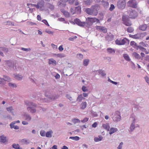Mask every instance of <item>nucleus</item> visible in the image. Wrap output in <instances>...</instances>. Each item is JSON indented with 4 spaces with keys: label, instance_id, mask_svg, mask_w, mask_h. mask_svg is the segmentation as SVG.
<instances>
[{
    "label": "nucleus",
    "instance_id": "obj_1",
    "mask_svg": "<svg viewBox=\"0 0 149 149\" xmlns=\"http://www.w3.org/2000/svg\"><path fill=\"white\" fill-rule=\"evenodd\" d=\"M99 8V6L98 5H96L92 6L91 8H87L86 12L89 15L96 16L98 14V10Z\"/></svg>",
    "mask_w": 149,
    "mask_h": 149
},
{
    "label": "nucleus",
    "instance_id": "obj_2",
    "mask_svg": "<svg viewBox=\"0 0 149 149\" xmlns=\"http://www.w3.org/2000/svg\"><path fill=\"white\" fill-rule=\"evenodd\" d=\"M45 96L51 100L57 99L59 96L58 94L54 95V93L52 90L47 91L45 93Z\"/></svg>",
    "mask_w": 149,
    "mask_h": 149
},
{
    "label": "nucleus",
    "instance_id": "obj_3",
    "mask_svg": "<svg viewBox=\"0 0 149 149\" xmlns=\"http://www.w3.org/2000/svg\"><path fill=\"white\" fill-rule=\"evenodd\" d=\"M96 22L97 23H100L99 20L95 17H88L87 19L86 23L89 26H91L93 23Z\"/></svg>",
    "mask_w": 149,
    "mask_h": 149
},
{
    "label": "nucleus",
    "instance_id": "obj_4",
    "mask_svg": "<svg viewBox=\"0 0 149 149\" xmlns=\"http://www.w3.org/2000/svg\"><path fill=\"white\" fill-rule=\"evenodd\" d=\"M146 35V33H139L136 34L130 35V37L134 39H141Z\"/></svg>",
    "mask_w": 149,
    "mask_h": 149
},
{
    "label": "nucleus",
    "instance_id": "obj_5",
    "mask_svg": "<svg viewBox=\"0 0 149 149\" xmlns=\"http://www.w3.org/2000/svg\"><path fill=\"white\" fill-rule=\"evenodd\" d=\"M45 2L44 0H39L37 4V9L40 10H43L45 9Z\"/></svg>",
    "mask_w": 149,
    "mask_h": 149
},
{
    "label": "nucleus",
    "instance_id": "obj_6",
    "mask_svg": "<svg viewBox=\"0 0 149 149\" xmlns=\"http://www.w3.org/2000/svg\"><path fill=\"white\" fill-rule=\"evenodd\" d=\"M121 118L120 113L119 111H116L114 113V116L113 117V121L118 122L120 121Z\"/></svg>",
    "mask_w": 149,
    "mask_h": 149
},
{
    "label": "nucleus",
    "instance_id": "obj_7",
    "mask_svg": "<svg viewBox=\"0 0 149 149\" xmlns=\"http://www.w3.org/2000/svg\"><path fill=\"white\" fill-rule=\"evenodd\" d=\"M125 0H119L117 2V6L120 9H123L125 8L126 5Z\"/></svg>",
    "mask_w": 149,
    "mask_h": 149
},
{
    "label": "nucleus",
    "instance_id": "obj_8",
    "mask_svg": "<svg viewBox=\"0 0 149 149\" xmlns=\"http://www.w3.org/2000/svg\"><path fill=\"white\" fill-rule=\"evenodd\" d=\"M128 40L126 38L123 39H120L119 40H116L115 41L116 43L118 45H123L125 44Z\"/></svg>",
    "mask_w": 149,
    "mask_h": 149
},
{
    "label": "nucleus",
    "instance_id": "obj_9",
    "mask_svg": "<svg viewBox=\"0 0 149 149\" xmlns=\"http://www.w3.org/2000/svg\"><path fill=\"white\" fill-rule=\"evenodd\" d=\"M123 23L127 26H130L132 25L131 22L129 20L128 18H126L125 16L123 17Z\"/></svg>",
    "mask_w": 149,
    "mask_h": 149
},
{
    "label": "nucleus",
    "instance_id": "obj_10",
    "mask_svg": "<svg viewBox=\"0 0 149 149\" xmlns=\"http://www.w3.org/2000/svg\"><path fill=\"white\" fill-rule=\"evenodd\" d=\"M22 115L24 119L27 121H30L31 119V117L29 114L25 112L22 113Z\"/></svg>",
    "mask_w": 149,
    "mask_h": 149
},
{
    "label": "nucleus",
    "instance_id": "obj_11",
    "mask_svg": "<svg viewBox=\"0 0 149 149\" xmlns=\"http://www.w3.org/2000/svg\"><path fill=\"white\" fill-rule=\"evenodd\" d=\"M137 16V13L136 11L131 10L129 14V17L130 18L134 19Z\"/></svg>",
    "mask_w": 149,
    "mask_h": 149
},
{
    "label": "nucleus",
    "instance_id": "obj_12",
    "mask_svg": "<svg viewBox=\"0 0 149 149\" xmlns=\"http://www.w3.org/2000/svg\"><path fill=\"white\" fill-rule=\"evenodd\" d=\"M137 117L136 115L134 114H132L130 118V120L131 123L135 124L137 120Z\"/></svg>",
    "mask_w": 149,
    "mask_h": 149
},
{
    "label": "nucleus",
    "instance_id": "obj_13",
    "mask_svg": "<svg viewBox=\"0 0 149 149\" xmlns=\"http://www.w3.org/2000/svg\"><path fill=\"white\" fill-rule=\"evenodd\" d=\"M139 127V125L137 124H136L133 123H131L130 127L128 130L130 133L132 132L136 127Z\"/></svg>",
    "mask_w": 149,
    "mask_h": 149
},
{
    "label": "nucleus",
    "instance_id": "obj_14",
    "mask_svg": "<svg viewBox=\"0 0 149 149\" xmlns=\"http://www.w3.org/2000/svg\"><path fill=\"white\" fill-rule=\"evenodd\" d=\"M128 3L130 6L134 8L137 7V3L136 0H130L128 1Z\"/></svg>",
    "mask_w": 149,
    "mask_h": 149
},
{
    "label": "nucleus",
    "instance_id": "obj_15",
    "mask_svg": "<svg viewBox=\"0 0 149 149\" xmlns=\"http://www.w3.org/2000/svg\"><path fill=\"white\" fill-rule=\"evenodd\" d=\"M75 24L80 26H83L86 24L85 22H81L79 19H76L74 20Z\"/></svg>",
    "mask_w": 149,
    "mask_h": 149
},
{
    "label": "nucleus",
    "instance_id": "obj_16",
    "mask_svg": "<svg viewBox=\"0 0 149 149\" xmlns=\"http://www.w3.org/2000/svg\"><path fill=\"white\" fill-rule=\"evenodd\" d=\"M19 69V65L18 63L16 62H13L10 70H18Z\"/></svg>",
    "mask_w": 149,
    "mask_h": 149
},
{
    "label": "nucleus",
    "instance_id": "obj_17",
    "mask_svg": "<svg viewBox=\"0 0 149 149\" xmlns=\"http://www.w3.org/2000/svg\"><path fill=\"white\" fill-rule=\"evenodd\" d=\"M96 29L98 30L101 31L104 33H106L107 31V29L104 27L100 26H96L95 27Z\"/></svg>",
    "mask_w": 149,
    "mask_h": 149
},
{
    "label": "nucleus",
    "instance_id": "obj_18",
    "mask_svg": "<svg viewBox=\"0 0 149 149\" xmlns=\"http://www.w3.org/2000/svg\"><path fill=\"white\" fill-rule=\"evenodd\" d=\"M102 127L104 129L108 131L110 129V126L109 123H105L102 124Z\"/></svg>",
    "mask_w": 149,
    "mask_h": 149
},
{
    "label": "nucleus",
    "instance_id": "obj_19",
    "mask_svg": "<svg viewBox=\"0 0 149 149\" xmlns=\"http://www.w3.org/2000/svg\"><path fill=\"white\" fill-rule=\"evenodd\" d=\"M48 64L49 65H53L55 66L56 65L57 63L56 61L52 58H51L48 59Z\"/></svg>",
    "mask_w": 149,
    "mask_h": 149
},
{
    "label": "nucleus",
    "instance_id": "obj_20",
    "mask_svg": "<svg viewBox=\"0 0 149 149\" xmlns=\"http://www.w3.org/2000/svg\"><path fill=\"white\" fill-rule=\"evenodd\" d=\"M109 134L110 135H111L115 133L116 132L118 131V130L117 128L116 127H111L109 130Z\"/></svg>",
    "mask_w": 149,
    "mask_h": 149
},
{
    "label": "nucleus",
    "instance_id": "obj_21",
    "mask_svg": "<svg viewBox=\"0 0 149 149\" xmlns=\"http://www.w3.org/2000/svg\"><path fill=\"white\" fill-rule=\"evenodd\" d=\"M27 110L29 112L31 113H34L36 112V110L34 107H28L27 108Z\"/></svg>",
    "mask_w": 149,
    "mask_h": 149
},
{
    "label": "nucleus",
    "instance_id": "obj_22",
    "mask_svg": "<svg viewBox=\"0 0 149 149\" xmlns=\"http://www.w3.org/2000/svg\"><path fill=\"white\" fill-rule=\"evenodd\" d=\"M5 62L8 66L10 70L11 68L13 63V61L10 60H7L5 61Z\"/></svg>",
    "mask_w": 149,
    "mask_h": 149
},
{
    "label": "nucleus",
    "instance_id": "obj_23",
    "mask_svg": "<svg viewBox=\"0 0 149 149\" xmlns=\"http://www.w3.org/2000/svg\"><path fill=\"white\" fill-rule=\"evenodd\" d=\"M6 109L8 112L11 113L14 116L15 115L13 112L14 109L12 107H8Z\"/></svg>",
    "mask_w": 149,
    "mask_h": 149
},
{
    "label": "nucleus",
    "instance_id": "obj_24",
    "mask_svg": "<svg viewBox=\"0 0 149 149\" xmlns=\"http://www.w3.org/2000/svg\"><path fill=\"white\" fill-rule=\"evenodd\" d=\"M8 139L6 136L3 135L0 136V142L5 143L7 141Z\"/></svg>",
    "mask_w": 149,
    "mask_h": 149
},
{
    "label": "nucleus",
    "instance_id": "obj_25",
    "mask_svg": "<svg viewBox=\"0 0 149 149\" xmlns=\"http://www.w3.org/2000/svg\"><path fill=\"white\" fill-rule=\"evenodd\" d=\"M102 139L103 137L101 135H99L97 137H95L94 140L95 142H97L102 141Z\"/></svg>",
    "mask_w": 149,
    "mask_h": 149
},
{
    "label": "nucleus",
    "instance_id": "obj_26",
    "mask_svg": "<svg viewBox=\"0 0 149 149\" xmlns=\"http://www.w3.org/2000/svg\"><path fill=\"white\" fill-rule=\"evenodd\" d=\"M107 52L109 54H114L115 53V50L113 49L109 48L107 49Z\"/></svg>",
    "mask_w": 149,
    "mask_h": 149
},
{
    "label": "nucleus",
    "instance_id": "obj_27",
    "mask_svg": "<svg viewBox=\"0 0 149 149\" xmlns=\"http://www.w3.org/2000/svg\"><path fill=\"white\" fill-rule=\"evenodd\" d=\"M3 78L2 79H3V82H4V84H5V82L4 81H6L8 82H10L11 81V78L7 76L3 75Z\"/></svg>",
    "mask_w": 149,
    "mask_h": 149
},
{
    "label": "nucleus",
    "instance_id": "obj_28",
    "mask_svg": "<svg viewBox=\"0 0 149 149\" xmlns=\"http://www.w3.org/2000/svg\"><path fill=\"white\" fill-rule=\"evenodd\" d=\"M85 98L83 97L82 94L78 95L77 99V101L78 102H81L82 100H84Z\"/></svg>",
    "mask_w": 149,
    "mask_h": 149
},
{
    "label": "nucleus",
    "instance_id": "obj_29",
    "mask_svg": "<svg viewBox=\"0 0 149 149\" xmlns=\"http://www.w3.org/2000/svg\"><path fill=\"white\" fill-rule=\"evenodd\" d=\"M61 11L66 17H70V14L68 12L65 11L63 9H61Z\"/></svg>",
    "mask_w": 149,
    "mask_h": 149
},
{
    "label": "nucleus",
    "instance_id": "obj_30",
    "mask_svg": "<svg viewBox=\"0 0 149 149\" xmlns=\"http://www.w3.org/2000/svg\"><path fill=\"white\" fill-rule=\"evenodd\" d=\"M53 133V132L52 130L48 131L46 133V136L47 137L51 138L52 136Z\"/></svg>",
    "mask_w": 149,
    "mask_h": 149
},
{
    "label": "nucleus",
    "instance_id": "obj_31",
    "mask_svg": "<svg viewBox=\"0 0 149 149\" xmlns=\"http://www.w3.org/2000/svg\"><path fill=\"white\" fill-rule=\"evenodd\" d=\"M147 27V26L146 25L143 24L139 26V29L141 30L144 31L146 29Z\"/></svg>",
    "mask_w": 149,
    "mask_h": 149
},
{
    "label": "nucleus",
    "instance_id": "obj_32",
    "mask_svg": "<svg viewBox=\"0 0 149 149\" xmlns=\"http://www.w3.org/2000/svg\"><path fill=\"white\" fill-rule=\"evenodd\" d=\"M87 103L86 102H83L80 104V109H84L86 107Z\"/></svg>",
    "mask_w": 149,
    "mask_h": 149
},
{
    "label": "nucleus",
    "instance_id": "obj_33",
    "mask_svg": "<svg viewBox=\"0 0 149 149\" xmlns=\"http://www.w3.org/2000/svg\"><path fill=\"white\" fill-rule=\"evenodd\" d=\"M15 79L18 80H21L23 78L22 76L21 75L15 74Z\"/></svg>",
    "mask_w": 149,
    "mask_h": 149
},
{
    "label": "nucleus",
    "instance_id": "obj_34",
    "mask_svg": "<svg viewBox=\"0 0 149 149\" xmlns=\"http://www.w3.org/2000/svg\"><path fill=\"white\" fill-rule=\"evenodd\" d=\"M54 55L56 57L63 58L65 56V55L63 53L58 54H54Z\"/></svg>",
    "mask_w": 149,
    "mask_h": 149
},
{
    "label": "nucleus",
    "instance_id": "obj_35",
    "mask_svg": "<svg viewBox=\"0 0 149 149\" xmlns=\"http://www.w3.org/2000/svg\"><path fill=\"white\" fill-rule=\"evenodd\" d=\"M8 86L11 88H16L17 87V85L15 84L12 83H9L8 84Z\"/></svg>",
    "mask_w": 149,
    "mask_h": 149
},
{
    "label": "nucleus",
    "instance_id": "obj_36",
    "mask_svg": "<svg viewBox=\"0 0 149 149\" xmlns=\"http://www.w3.org/2000/svg\"><path fill=\"white\" fill-rule=\"evenodd\" d=\"M123 56L124 59L126 61H130L131 59L128 55L127 54H123Z\"/></svg>",
    "mask_w": 149,
    "mask_h": 149
},
{
    "label": "nucleus",
    "instance_id": "obj_37",
    "mask_svg": "<svg viewBox=\"0 0 149 149\" xmlns=\"http://www.w3.org/2000/svg\"><path fill=\"white\" fill-rule=\"evenodd\" d=\"M101 2L102 5H103L104 7H106L109 6V3L107 1H105L103 0Z\"/></svg>",
    "mask_w": 149,
    "mask_h": 149
},
{
    "label": "nucleus",
    "instance_id": "obj_38",
    "mask_svg": "<svg viewBox=\"0 0 149 149\" xmlns=\"http://www.w3.org/2000/svg\"><path fill=\"white\" fill-rule=\"evenodd\" d=\"M69 139L75 141H78L79 140L80 138L78 136H70L69 137Z\"/></svg>",
    "mask_w": 149,
    "mask_h": 149
},
{
    "label": "nucleus",
    "instance_id": "obj_39",
    "mask_svg": "<svg viewBox=\"0 0 149 149\" xmlns=\"http://www.w3.org/2000/svg\"><path fill=\"white\" fill-rule=\"evenodd\" d=\"M89 60L88 59H85L83 60V65L85 66H87L88 64Z\"/></svg>",
    "mask_w": 149,
    "mask_h": 149
},
{
    "label": "nucleus",
    "instance_id": "obj_40",
    "mask_svg": "<svg viewBox=\"0 0 149 149\" xmlns=\"http://www.w3.org/2000/svg\"><path fill=\"white\" fill-rule=\"evenodd\" d=\"M47 7L51 10H53L54 8V6L52 4L48 3L47 4Z\"/></svg>",
    "mask_w": 149,
    "mask_h": 149
},
{
    "label": "nucleus",
    "instance_id": "obj_41",
    "mask_svg": "<svg viewBox=\"0 0 149 149\" xmlns=\"http://www.w3.org/2000/svg\"><path fill=\"white\" fill-rule=\"evenodd\" d=\"M76 13L79 14L81 12V8L80 7L78 6L75 8Z\"/></svg>",
    "mask_w": 149,
    "mask_h": 149
},
{
    "label": "nucleus",
    "instance_id": "obj_42",
    "mask_svg": "<svg viewBox=\"0 0 149 149\" xmlns=\"http://www.w3.org/2000/svg\"><path fill=\"white\" fill-rule=\"evenodd\" d=\"M58 6L61 7H64L66 6V4L63 3L61 2H58Z\"/></svg>",
    "mask_w": 149,
    "mask_h": 149
},
{
    "label": "nucleus",
    "instance_id": "obj_43",
    "mask_svg": "<svg viewBox=\"0 0 149 149\" xmlns=\"http://www.w3.org/2000/svg\"><path fill=\"white\" fill-rule=\"evenodd\" d=\"M66 96L67 98H68L69 100L71 102V103H73L74 102H73L72 101L73 100V99L71 97L70 95L67 94Z\"/></svg>",
    "mask_w": 149,
    "mask_h": 149
},
{
    "label": "nucleus",
    "instance_id": "obj_44",
    "mask_svg": "<svg viewBox=\"0 0 149 149\" xmlns=\"http://www.w3.org/2000/svg\"><path fill=\"white\" fill-rule=\"evenodd\" d=\"M70 12L72 15H73L76 13V10L75 8L72 7L70 9Z\"/></svg>",
    "mask_w": 149,
    "mask_h": 149
},
{
    "label": "nucleus",
    "instance_id": "obj_45",
    "mask_svg": "<svg viewBox=\"0 0 149 149\" xmlns=\"http://www.w3.org/2000/svg\"><path fill=\"white\" fill-rule=\"evenodd\" d=\"M72 122L74 124L80 123V120L77 118H74L72 120Z\"/></svg>",
    "mask_w": 149,
    "mask_h": 149
},
{
    "label": "nucleus",
    "instance_id": "obj_46",
    "mask_svg": "<svg viewBox=\"0 0 149 149\" xmlns=\"http://www.w3.org/2000/svg\"><path fill=\"white\" fill-rule=\"evenodd\" d=\"M0 50L3 51L5 53H6L8 51V49L3 47H0Z\"/></svg>",
    "mask_w": 149,
    "mask_h": 149
},
{
    "label": "nucleus",
    "instance_id": "obj_47",
    "mask_svg": "<svg viewBox=\"0 0 149 149\" xmlns=\"http://www.w3.org/2000/svg\"><path fill=\"white\" fill-rule=\"evenodd\" d=\"M91 115L93 117H97V116L98 115L96 112H94L92 110H91Z\"/></svg>",
    "mask_w": 149,
    "mask_h": 149
},
{
    "label": "nucleus",
    "instance_id": "obj_48",
    "mask_svg": "<svg viewBox=\"0 0 149 149\" xmlns=\"http://www.w3.org/2000/svg\"><path fill=\"white\" fill-rule=\"evenodd\" d=\"M81 89L84 92H87L88 91L87 87L84 86H82L81 88Z\"/></svg>",
    "mask_w": 149,
    "mask_h": 149
},
{
    "label": "nucleus",
    "instance_id": "obj_49",
    "mask_svg": "<svg viewBox=\"0 0 149 149\" xmlns=\"http://www.w3.org/2000/svg\"><path fill=\"white\" fill-rule=\"evenodd\" d=\"M28 6H30L29 7L32 8L34 7H36L37 9V4H27Z\"/></svg>",
    "mask_w": 149,
    "mask_h": 149
},
{
    "label": "nucleus",
    "instance_id": "obj_50",
    "mask_svg": "<svg viewBox=\"0 0 149 149\" xmlns=\"http://www.w3.org/2000/svg\"><path fill=\"white\" fill-rule=\"evenodd\" d=\"M127 31L129 33L132 32L134 31V29L132 27H129L127 29Z\"/></svg>",
    "mask_w": 149,
    "mask_h": 149
},
{
    "label": "nucleus",
    "instance_id": "obj_51",
    "mask_svg": "<svg viewBox=\"0 0 149 149\" xmlns=\"http://www.w3.org/2000/svg\"><path fill=\"white\" fill-rule=\"evenodd\" d=\"M77 57L78 58L80 59H82L83 58V56L81 54H77Z\"/></svg>",
    "mask_w": 149,
    "mask_h": 149
},
{
    "label": "nucleus",
    "instance_id": "obj_52",
    "mask_svg": "<svg viewBox=\"0 0 149 149\" xmlns=\"http://www.w3.org/2000/svg\"><path fill=\"white\" fill-rule=\"evenodd\" d=\"M21 49L22 50L26 52L30 51L31 50V49L29 48H26L24 47H22L21 48Z\"/></svg>",
    "mask_w": 149,
    "mask_h": 149
},
{
    "label": "nucleus",
    "instance_id": "obj_53",
    "mask_svg": "<svg viewBox=\"0 0 149 149\" xmlns=\"http://www.w3.org/2000/svg\"><path fill=\"white\" fill-rule=\"evenodd\" d=\"M134 56L136 58L139 59L140 56L136 52H134L133 53Z\"/></svg>",
    "mask_w": 149,
    "mask_h": 149
},
{
    "label": "nucleus",
    "instance_id": "obj_54",
    "mask_svg": "<svg viewBox=\"0 0 149 149\" xmlns=\"http://www.w3.org/2000/svg\"><path fill=\"white\" fill-rule=\"evenodd\" d=\"M40 134L42 136H45L46 135L45 132L44 130H41L40 132Z\"/></svg>",
    "mask_w": 149,
    "mask_h": 149
},
{
    "label": "nucleus",
    "instance_id": "obj_55",
    "mask_svg": "<svg viewBox=\"0 0 149 149\" xmlns=\"http://www.w3.org/2000/svg\"><path fill=\"white\" fill-rule=\"evenodd\" d=\"M12 146L14 148L16 149H17L19 147V144H13V145Z\"/></svg>",
    "mask_w": 149,
    "mask_h": 149
},
{
    "label": "nucleus",
    "instance_id": "obj_56",
    "mask_svg": "<svg viewBox=\"0 0 149 149\" xmlns=\"http://www.w3.org/2000/svg\"><path fill=\"white\" fill-rule=\"evenodd\" d=\"M6 25H12L14 26V24L10 21H7L6 24Z\"/></svg>",
    "mask_w": 149,
    "mask_h": 149
},
{
    "label": "nucleus",
    "instance_id": "obj_57",
    "mask_svg": "<svg viewBox=\"0 0 149 149\" xmlns=\"http://www.w3.org/2000/svg\"><path fill=\"white\" fill-rule=\"evenodd\" d=\"M88 118L86 117L84 118L83 120H81V121L83 123H84L88 121Z\"/></svg>",
    "mask_w": 149,
    "mask_h": 149
},
{
    "label": "nucleus",
    "instance_id": "obj_58",
    "mask_svg": "<svg viewBox=\"0 0 149 149\" xmlns=\"http://www.w3.org/2000/svg\"><path fill=\"white\" fill-rule=\"evenodd\" d=\"M123 143L122 142H121L118 146L117 147L118 149H122Z\"/></svg>",
    "mask_w": 149,
    "mask_h": 149
},
{
    "label": "nucleus",
    "instance_id": "obj_59",
    "mask_svg": "<svg viewBox=\"0 0 149 149\" xmlns=\"http://www.w3.org/2000/svg\"><path fill=\"white\" fill-rule=\"evenodd\" d=\"M42 22H43L46 25L49 26V24L48 22L46 20L43 19L42 20Z\"/></svg>",
    "mask_w": 149,
    "mask_h": 149
},
{
    "label": "nucleus",
    "instance_id": "obj_60",
    "mask_svg": "<svg viewBox=\"0 0 149 149\" xmlns=\"http://www.w3.org/2000/svg\"><path fill=\"white\" fill-rule=\"evenodd\" d=\"M15 123V122H13L10 124V126L11 128H13L14 127V124Z\"/></svg>",
    "mask_w": 149,
    "mask_h": 149
},
{
    "label": "nucleus",
    "instance_id": "obj_61",
    "mask_svg": "<svg viewBox=\"0 0 149 149\" xmlns=\"http://www.w3.org/2000/svg\"><path fill=\"white\" fill-rule=\"evenodd\" d=\"M140 45V46H142L143 47H146L147 45L145 43L143 42H141L139 43Z\"/></svg>",
    "mask_w": 149,
    "mask_h": 149
},
{
    "label": "nucleus",
    "instance_id": "obj_62",
    "mask_svg": "<svg viewBox=\"0 0 149 149\" xmlns=\"http://www.w3.org/2000/svg\"><path fill=\"white\" fill-rule=\"evenodd\" d=\"M115 8V6L113 4H111V5L109 9V10L110 11H112Z\"/></svg>",
    "mask_w": 149,
    "mask_h": 149
},
{
    "label": "nucleus",
    "instance_id": "obj_63",
    "mask_svg": "<svg viewBox=\"0 0 149 149\" xmlns=\"http://www.w3.org/2000/svg\"><path fill=\"white\" fill-rule=\"evenodd\" d=\"M144 78L147 83L149 84V77L146 76L144 77Z\"/></svg>",
    "mask_w": 149,
    "mask_h": 149
},
{
    "label": "nucleus",
    "instance_id": "obj_64",
    "mask_svg": "<svg viewBox=\"0 0 149 149\" xmlns=\"http://www.w3.org/2000/svg\"><path fill=\"white\" fill-rule=\"evenodd\" d=\"M51 45L53 49H57V45H56L54 44H52Z\"/></svg>",
    "mask_w": 149,
    "mask_h": 149
}]
</instances>
